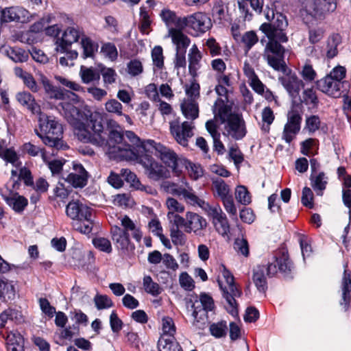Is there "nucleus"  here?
<instances>
[{
	"mask_svg": "<svg viewBox=\"0 0 351 351\" xmlns=\"http://www.w3.org/2000/svg\"><path fill=\"white\" fill-rule=\"evenodd\" d=\"M280 18V25L278 29L277 28V30H276L275 34L271 33L269 25H264L262 26V32L268 38L263 56L271 68L284 73L282 76L278 77V81L289 96L294 99L299 95L300 90L301 88L304 87V84L295 73H293L287 67L285 61V49L281 45L280 43L287 42L288 38L281 32L282 27H286V22L282 17Z\"/></svg>",
	"mask_w": 351,
	"mask_h": 351,
	"instance_id": "nucleus-1",
	"label": "nucleus"
},
{
	"mask_svg": "<svg viewBox=\"0 0 351 351\" xmlns=\"http://www.w3.org/2000/svg\"><path fill=\"white\" fill-rule=\"evenodd\" d=\"M277 267L285 277L291 276L294 267L287 250L282 249L275 252L272 262H269L267 267L265 265H258L253 269L252 280L259 292L265 293L267 289L265 271L269 277H272L278 271Z\"/></svg>",
	"mask_w": 351,
	"mask_h": 351,
	"instance_id": "nucleus-2",
	"label": "nucleus"
},
{
	"mask_svg": "<svg viewBox=\"0 0 351 351\" xmlns=\"http://www.w3.org/2000/svg\"><path fill=\"white\" fill-rule=\"evenodd\" d=\"M38 122L40 131L35 132L46 145L57 149L68 148L62 141V126L54 117L40 114Z\"/></svg>",
	"mask_w": 351,
	"mask_h": 351,
	"instance_id": "nucleus-3",
	"label": "nucleus"
},
{
	"mask_svg": "<svg viewBox=\"0 0 351 351\" xmlns=\"http://www.w3.org/2000/svg\"><path fill=\"white\" fill-rule=\"evenodd\" d=\"M121 225L122 228L118 226L111 227L112 240L118 250L124 252L132 251L134 249V245L130 239L128 231L132 232L133 238L138 242L141 240L142 232L127 215L121 218Z\"/></svg>",
	"mask_w": 351,
	"mask_h": 351,
	"instance_id": "nucleus-4",
	"label": "nucleus"
},
{
	"mask_svg": "<svg viewBox=\"0 0 351 351\" xmlns=\"http://www.w3.org/2000/svg\"><path fill=\"white\" fill-rule=\"evenodd\" d=\"M66 214L73 220L72 226L77 231L88 234L93 226V210L80 201H71L66 206Z\"/></svg>",
	"mask_w": 351,
	"mask_h": 351,
	"instance_id": "nucleus-5",
	"label": "nucleus"
},
{
	"mask_svg": "<svg viewBox=\"0 0 351 351\" xmlns=\"http://www.w3.org/2000/svg\"><path fill=\"white\" fill-rule=\"evenodd\" d=\"M149 151H138L132 160L144 169L145 176L151 180L159 181L169 176L168 169L161 162L157 161Z\"/></svg>",
	"mask_w": 351,
	"mask_h": 351,
	"instance_id": "nucleus-6",
	"label": "nucleus"
},
{
	"mask_svg": "<svg viewBox=\"0 0 351 351\" xmlns=\"http://www.w3.org/2000/svg\"><path fill=\"white\" fill-rule=\"evenodd\" d=\"M346 69L344 66H337L324 78L317 82L318 88L326 95L339 97L343 92L342 88L345 81Z\"/></svg>",
	"mask_w": 351,
	"mask_h": 351,
	"instance_id": "nucleus-7",
	"label": "nucleus"
},
{
	"mask_svg": "<svg viewBox=\"0 0 351 351\" xmlns=\"http://www.w3.org/2000/svg\"><path fill=\"white\" fill-rule=\"evenodd\" d=\"M121 130L108 132L107 143L103 147L108 148V152L111 158L114 159L131 160L135 156V152L132 146L125 143Z\"/></svg>",
	"mask_w": 351,
	"mask_h": 351,
	"instance_id": "nucleus-8",
	"label": "nucleus"
},
{
	"mask_svg": "<svg viewBox=\"0 0 351 351\" xmlns=\"http://www.w3.org/2000/svg\"><path fill=\"white\" fill-rule=\"evenodd\" d=\"M143 146L144 148L149 147L154 149L156 156L173 173L178 176L181 173L180 165L183 158H179L173 149L152 139H147L143 143Z\"/></svg>",
	"mask_w": 351,
	"mask_h": 351,
	"instance_id": "nucleus-9",
	"label": "nucleus"
},
{
	"mask_svg": "<svg viewBox=\"0 0 351 351\" xmlns=\"http://www.w3.org/2000/svg\"><path fill=\"white\" fill-rule=\"evenodd\" d=\"M88 127L93 132L88 130L84 124H80L76 129L77 138L84 143H90L98 147H103L107 143L106 135L101 121L90 117Z\"/></svg>",
	"mask_w": 351,
	"mask_h": 351,
	"instance_id": "nucleus-10",
	"label": "nucleus"
},
{
	"mask_svg": "<svg viewBox=\"0 0 351 351\" xmlns=\"http://www.w3.org/2000/svg\"><path fill=\"white\" fill-rule=\"evenodd\" d=\"M211 219L215 230L221 236L225 237L230 232V224L226 215L219 204L211 206L204 199L197 205Z\"/></svg>",
	"mask_w": 351,
	"mask_h": 351,
	"instance_id": "nucleus-11",
	"label": "nucleus"
},
{
	"mask_svg": "<svg viewBox=\"0 0 351 351\" xmlns=\"http://www.w3.org/2000/svg\"><path fill=\"white\" fill-rule=\"evenodd\" d=\"M222 275L226 280L227 287H223L219 280H218V283L222 291L223 297L228 304L226 309L230 313L234 315L237 313L236 298H239L242 292L235 285L234 278L232 273L225 267L223 268Z\"/></svg>",
	"mask_w": 351,
	"mask_h": 351,
	"instance_id": "nucleus-12",
	"label": "nucleus"
},
{
	"mask_svg": "<svg viewBox=\"0 0 351 351\" xmlns=\"http://www.w3.org/2000/svg\"><path fill=\"white\" fill-rule=\"evenodd\" d=\"M337 0H311L304 8L306 13L316 20H324L337 9Z\"/></svg>",
	"mask_w": 351,
	"mask_h": 351,
	"instance_id": "nucleus-13",
	"label": "nucleus"
},
{
	"mask_svg": "<svg viewBox=\"0 0 351 351\" xmlns=\"http://www.w3.org/2000/svg\"><path fill=\"white\" fill-rule=\"evenodd\" d=\"M161 187L167 193L182 197L187 204L192 206H197L202 200L195 194L193 189L187 184L186 186H182L174 182H165L162 184Z\"/></svg>",
	"mask_w": 351,
	"mask_h": 351,
	"instance_id": "nucleus-14",
	"label": "nucleus"
},
{
	"mask_svg": "<svg viewBox=\"0 0 351 351\" xmlns=\"http://www.w3.org/2000/svg\"><path fill=\"white\" fill-rule=\"evenodd\" d=\"M34 16V14H31L25 8L15 5L3 8L1 12L0 21L1 23H27L32 21Z\"/></svg>",
	"mask_w": 351,
	"mask_h": 351,
	"instance_id": "nucleus-15",
	"label": "nucleus"
},
{
	"mask_svg": "<svg viewBox=\"0 0 351 351\" xmlns=\"http://www.w3.org/2000/svg\"><path fill=\"white\" fill-rule=\"evenodd\" d=\"M193 122L184 121L180 123L178 119L171 121L169 123L171 134L176 141L183 147L188 146L189 140L193 136Z\"/></svg>",
	"mask_w": 351,
	"mask_h": 351,
	"instance_id": "nucleus-16",
	"label": "nucleus"
},
{
	"mask_svg": "<svg viewBox=\"0 0 351 351\" xmlns=\"http://www.w3.org/2000/svg\"><path fill=\"white\" fill-rule=\"evenodd\" d=\"M287 118V121L284 126L282 138L286 143H290L300 131L302 117L300 112L293 108L288 111Z\"/></svg>",
	"mask_w": 351,
	"mask_h": 351,
	"instance_id": "nucleus-17",
	"label": "nucleus"
},
{
	"mask_svg": "<svg viewBox=\"0 0 351 351\" xmlns=\"http://www.w3.org/2000/svg\"><path fill=\"white\" fill-rule=\"evenodd\" d=\"M84 36V32L82 28L79 26L68 27L64 31L62 37L56 39V51L58 53L66 52L73 43H77L80 38Z\"/></svg>",
	"mask_w": 351,
	"mask_h": 351,
	"instance_id": "nucleus-18",
	"label": "nucleus"
},
{
	"mask_svg": "<svg viewBox=\"0 0 351 351\" xmlns=\"http://www.w3.org/2000/svg\"><path fill=\"white\" fill-rule=\"evenodd\" d=\"M226 123L225 131L228 136L241 140L246 135L245 122L241 114H233Z\"/></svg>",
	"mask_w": 351,
	"mask_h": 351,
	"instance_id": "nucleus-19",
	"label": "nucleus"
},
{
	"mask_svg": "<svg viewBox=\"0 0 351 351\" xmlns=\"http://www.w3.org/2000/svg\"><path fill=\"white\" fill-rule=\"evenodd\" d=\"M40 82L45 93L50 99L64 101L67 99L74 100L77 97L75 93L69 90L53 86L48 78L44 75L41 76Z\"/></svg>",
	"mask_w": 351,
	"mask_h": 351,
	"instance_id": "nucleus-20",
	"label": "nucleus"
},
{
	"mask_svg": "<svg viewBox=\"0 0 351 351\" xmlns=\"http://www.w3.org/2000/svg\"><path fill=\"white\" fill-rule=\"evenodd\" d=\"M189 28L194 31L197 36L207 32L212 26L210 19L203 12H195L189 15Z\"/></svg>",
	"mask_w": 351,
	"mask_h": 351,
	"instance_id": "nucleus-21",
	"label": "nucleus"
},
{
	"mask_svg": "<svg viewBox=\"0 0 351 351\" xmlns=\"http://www.w3.org/2000/svg\"><path fill=\"white\" fill-rule=\"evenodd\" d=\"M186 222L185 231L188 233L193 232L196 236L204 237L208 223L202 216L193 212L186 213Z\"/></svg>",
	"mask_w": 351,
	"mask_h": 351,
	"instance_id": "nucleus-22",
	"label": "nucleus"
},
{
	"mask_svg": "<svg viewBox=\"0 0 351 351\" xmlns=\"http://www.w3.org/2000/svg\"><path fill=\"white\" fill-rule=\"evenodd\" d=\"M0 195L6 204L17 213H21L28 205V200L26 197L19 195L18 193L7 190L3 191L0 189Z\"/></svg>",
	"mask_w": 351,
	"mask_h": 351,
	"instance_id": "nucleus-23",
	"label": "nucleus"
},
{
	"mask_svg": "<svg viewBox=\"0 0 351 351\" xmlns=\"http://www.w3.org/2000/svg\"><path fill=\"white\" fill-rule=\"evenodd\" d=\"M88 172L81 164L73 165V172L70 173L65 180L75 188H82L87 184Z\"/></svg>",
	"mask_w": 351,
	"mask_h": 351,
	"instance_id": "nucleus-24",
	"label": "nucleus"
},
{
	"mask_svg": "<svg viewBox=\"0 0 351 351\" xmlns=\"http://www.w3.org/2000/svg\"><path fill=\"white\" fill-rule=\"evenodd\" d=\"M264 14L266 19L269 21V23H263L259 27V29L262 32V26L264 25H269L270 27L271 33L274 34H276V30H277V28L280 27V19L281 20L280 17H282L285 22H286V27H282V32L287 36V34L285 33V29H287L288 26V21L287 19L286 16L282 14V13L277 12L275 14L274 10L272 8H266L264 10Z\"/></svg>",
	"mask_w": 351,
	"mask_h": 351,
	"instance_id": "nucleus-25",
	"label": "nucleus"
},
{
	"mask_svg": "<svg viewBox=\"0 0 351 351\" xmlns=\"http://www.w3.org/2000/svg\"><path fill=\"white\" fill-rule=\"evenodd\" d=\"M169 36L176 46V51L186 52V49L190 45L191 39L180 29L170 28Z\"/></svg>",
	"mask_w": 351,
	"mask_h": 351,
	"instance_id": "nucleus-26",
	"label": "nucleus"
},
{
	"mask_svg": "<svg viewBox=\"0 0 351 351\" xmlns=\"http://www.w3.org/2000/svg\"><path fill=\"white\" fill-rule=\"evenodd\" d=\"M341 289L342 291V301L340 304L343 306L345 311H347L350 306V292H351V271L347 269L346 267L341 283Z\"/></svg>",
	"mask_w": 351,
	"mask_h": 351,
	"instance_id": "nucleus-27",
	"label": "nucleus"
},
{
	"mask_svg": "<svg viewBox=\"0 0 351 351\" xmlns=\"http://www.w3.org/2000/svg\"><path fill=\"white\" fill-rule=\"evenodd\" d=\"M202 58V52L199 50L197 46L193 44L188 53L189 71L193 77H195L197 74V72L201 66L200 62Z\"/></svg>",
	"mask_w": 351,
	"mask_h": 351,
	"instance_id": "nucleus-28",
	"label": "nucleus"
},
{
	"mask_svg": "<svg viewBox=\"0 0 351 351\" xmlns=\"http://www.w3.org/2000/svg\"><path fill=\"white\" fill-rule=\"evenodd\" d=\"M232 108L225 104V100L218 98L213 107V112L216 118H219L221 123L226 122L234 113L231 112Z\"/></svg>",
	"mask_w": 351,
	"mask_h": 351,
	"instance_id": "nucleus-29",
	"label": "nucleus"
},
{
	"mask_svg": "<svg viewBox=\"0 0 351 351\" xmlns=\"http://www.w3.org/2000/svg\"><path fill=\"white\" fill-rule=\"evenodd\" d=\"M212 180V189L215 197L223 199L232 195L230 188L226 182L219 178H213Z\"/></svg>",
	"mask_w": 351,
	"mask_h": 351,
	"instance_id": "nucleus-30",
	"label": "nucleus"
},
{
	"mask_svg": "<svg viewBox=\"0 0 351 351\" xmlns=\"http://www.w3.org/2000/svg\"><path fill=\"white\" fill-rule=\"evenodd\" d=\"M17 101L25 106L34 114H40V107L36 102L34 97L28 92H21L16 95Z\"/></svg>",
	"mask_w": 351,
	"mask_h": 351,
	"instance_id": "nucleus-31",
	"label": "nucleus"
},
{
	"mask_svg": "<svg viewBox=\"0 0 351 351\" xmlns=\"http://www.w3.org/2000/svg\"><path fill=\"white\" fill-rule=\"evenodd\" d=\"M181 110L184 117L192 121L199 116V108L197 103L193 99L185 100L181 104Z\"/></svg>",
	"mask_w": 351,
	"mask_h": 351,
	"instance_id": "nucleus-32",
	"label": "nucleus"
},
{
	"mask_svg": "<svg viewBox=\"0 0 351 351\" xmlns=\"http://www.w3.org/2000/svg\"><path fill=\"white\" fill-rule=\"evenodd\" d=\"M302 104L308 106L309 109L317 108L319 104V99L316 94V91L313 88L304 89L300 97Z\"/></svg>",
	"mask_w": 351,
	"mask_h": 351,
	"instance_id": "nucleus-33",
	"label": "nucleus"
},
{
	"mask_svg": "<svg viewBox=\"0 0 351 351\" xmlns=\"http://www.w3.org/2000/svg\"><path fill=\"white\" fill-rule=\"evenodd\" d=\"M341 36L336 34L330 36L326 40V56L328 59H332L338 53V46L341 44Z\"/></svg>",
	"mask_w": 351,
	"mask_h": 351,
	"instance_id": "nucleus-34",
	"label": "nucleus"
},
{
	"mask_svg": "<svg viewBox=\"0 0 351 351\" xmlns=\"http://www.w3.org/2000/svg\"><path fill=\"white\" fill-rule=\"evenodd\" d=\"M180 166L186 168L190 178L194 180H197L204 175V169L199 164L192 162L186 158L181 160Z\"/></svg>",
	"mask_w": 351,
	"mask_h": 351,
	"instance_id": "nucleus-35",
	"label": "nucleus"
},
{
	"mask_svg": "<svg viewBox=\"0 0 351 351\" xmlns=\"http://www.w3.org/2000/svg\"><path fill=\"white\" fill-rule=\"evenodd\" d=\"M14 286L8 281L0 280V302H7L15 298Z\"/></svg>",
	"mask_w": 351,
	"mask_h": 351,
	"instance_id": "nucleus-36",
	"label": "nucleus"
},
{
	"mask_svg": "<svg viewBox=\"0 0 351 351\" xmlns=\"http://www.w3.org/2000/svg\"><path fill=\"white\" fill-rule=\"evenodd\" d=\"M311 186L313 189L317 192L318 195H322V191L326 189L327 178L325 176L324 172H319L317 175L311 174Z\"/></svg>",
	"mask_w": 351,
	"mask_h": 351,
	"instance_id": "nucleus-37",
	"label": "nucleus"
},
{
	"mask_svg": "<svg viewBox=\"0 0 351 351\" xmlns=\"http://www.w3.org/2000/svg\"><path fill=\"white\" fill-rule=\"evenodd\" d=\"M158 351H182L181 346L175 339L161 336L158 341Z\"/></svg>",
	"mask_w": 351,
	"mask_h": 351,
	"instance_id": "nucleus-38",
	"label": "nucleus"
},
{
	"mask_svg": "<svg viewBox=\"0 0 351 351\" xmlns=\"http://www.w3.org/2000/svg\"><path fill=\"white\" fill-rule=\"evenodd\" d=\"M247 1L250 2L253 10L261 13L263 10V0H245V1L239 2V8L241 12L244 14L245 19L250 20L251 14L248 16V10L247 8Z\"/></svg>",
	"mask_w": 351,
	"mask_h": 351,
	"instance_id": "nucleus-39",
	"label": "nucleus"
},
{
	"mask_svg": "<svg viewBox=\"0 0 351 351\" xmlns=\"http://www.w3.org/2000/svg\"><path fill=\"white\" fill-rule=\"evenodd\" d=\"M60 106L64 112L66 119L70 123H73L80 114V110L73 104L63 101L60 103Z\"/></svg>",
	"mask_w": 351,
	"mask_h": 351,
	"instance_id": "nucleus-40",
	"label": "nucleus"
},
{
	"mask_svg": "<svg viewBox=\"0 0 351 351\" xmlns=\"http://www.w3.org/2000/svg\"><path fill=\"white\" fill-rule=\"evenodd\" d=\"M80 75L84 84H89L95 80L98 81L100 79L99 73L92 67L88 68L85 66H82Z\"/></svg>",
	"mask_w": 351,
	"mask_h": 351,
	"instance_id": "nucleus-41",
	"label": "nucleus"
},
{
	"mask_svg": "<svg viewBox=\"0 0 351 351\" xmlns=\"http://www.w3.org/2000/svg\"><path fill=\"white\" fill-rule=\"evenodd\" d=\"M162 335L165 338L175 339L174 335L176 332V328L173 319L170 317H164L162 319Z\"/></svg>",
	"mask_w": 351,
	"mask_h": 351,
	"instance_id": "nucleus-42",
	"label": "nucleus"
},
{
	"mask_svg": "<svg viewBox=\"0 0 351 351\" xmlns=\"http://www.w3.org/2000/svg\"><path fill=\"white\" fill-rule=\"evenodd\" d=\"M81 45L83 48V57L84 58L93 57L98 49L97 44H95L90 38L85 36L82 38Z\"/></svg>",
	"mask_w": 351,
	"mask_h": 351,
	"instance_id": "nucleus-43",
	"label": "nucleus"
},
{
	"mask_svg": "<svg viewBox=\"0 0 351 351\" xmlns=\"http://www.w3.org/2000/svg\"><path fill=\"white\" fill-rule=\"evenodd\" d=\"M121 175L127 182L130 183L131 186L135 187L136 189L141 191L146 189V186L141 184L136 175L130 169H122L121 171Z\"/></svg>",
	"mask_w": 351,
	"mask_h": 351,
	"instance_id": "nucleus-44",
	"label": "nucleus"
},
{
	"mask_svg": "<svg viewBox=\"0 0 351 351\" xmlns=\"http://www.w3.org/2000/svg\"><path fill=\"white\" fill-rule=\"evenodd\" d=\"M8 56L15 62H24L28 59V53L19 47H12L7 50Z\"/></svg>",
	"mask_w": 351,
	"mask_h": 351,
	"instance_id": "nucleus-45",
	"label": "nucleus"
},
{
	"mask_svg": "<svg viewBox=\"0 0 351 351\" xmlns=\"http://www.w3.org/2000/svg\"><path fill=\"white\" fill-rule=\"evenodd\" d=\"M195 304L196 306H199L198 310L201 309V313H203L204 316H206V312L208 311H212L214 308V302L213 298L206 293L201 294L199 302H197Z\"/></svg>",
	"mask_w": 351,
	"mask_h": 351,
	"instance_id": "nucleus-46",
	"label": "nucleus"
},
{
	"mask_svg": "<svg viewBox=\"0 0 351 351\" xmlns=\"http://www.w3.org/2000/svg\"><path fill=\"white\" fill-rule=\"evenodd\" d=\"M245 51L247 53L258 42V37L254 31L246 32L241 38Z\"/></svg>",
	"mask_w": 351,
	"mask_h": 351,
	"instance_id": "nucleus-47",
	"label": "nucleus"
},
{
	"mask_svg": "<svg viewBox=\"0 0 351 351\" xmlns=\"http://www.w3.org/2000/svg\"><path fill=\"white\" fill-rule=\"evenodd\" d=\"M143 287L147 293L154 296H157L162 292V289L159 285L154 282L149 276L143 278Z\"/></svg>",
	"mask_w": 351,
	"mask_h": 351,
	"instance_id": "nucleus-48",
	"label": "nucleus"
},
{
	"mask_svg": "<svg viewBox=\"0 0 351 351\" xmlns=\"http://www.w3.org/2000/svg\"><path fill=\"white\" fill-rule=\"evenodd\" d=\"M228 326L226 321L213 323L210 326V334L216 338L225 337L227 333Z\"/></svg>",
	"mask_w": 351,
	"mask_h": 351,
	"instance_id": "nucleus-49",
	"label": "nucleus"
},
{
	"mask_svg": "<svg viewBox=\"0 0 351 351\" xmlns=\"http://www.w3.org/2000/svg\"><path fill=\"white\" fill-rule=\"evenodd\" d=\"M193 308L192 316L193 317V325L197 329L203 330L206 326V319L204 317H202L203 313H201V309L198 310L199 306H196L195 304H193L191 306Z\"/></svg>",
	"mask_w": 351,
	"mask_h": 351,
	"instance_id": "nucleus-50",
	"label": "nucleus"
},
{
	"mask_svg": "<svg viewBox=\"0 0 351 351\" xmlns=\"http://www.w3.org/2000/svg\"><path fill=\"white\" fill-rule=\"evenodd\" d=\"M105 110L110 114H114L117 116H122L123 105L116 99H110L104 104Z\"/></svg>",
	"mask_w": 351,
	"mask_h": 351,
	"instance_id": "nucleus-51",
	"label": "nucleus"
},
{
	"mask_svg": "<svg viewBox=\"0 0 351 351\" xmlns=\"http://www.w3.org/2000/svg\"><path fill=\"white\" fill-rule=\"evenodd\" d=\"M300 74L302 79L307 82L314 81L317 77V73L309 62H306L304 66H302Z\"/></svg>",
	"mask_w": 351,
	"mask_h": 351,
	"instance_id": "nucleus-52",
	"label": "nucleus"
},
{
	"mask_svg": "<svg viewBox=\"0 0 351 351\" xmlns=\"http://www.w3.org/2000/svg\"><path fill=\"white\" fill-rule=\"evenodd\" d=\"M274 112L270 107H265L262 111V130L265 132H269V125L273 123L274 120Z\"/></svg>",
	"mask_w": 351,
	"mask_h": 351,
	"instance_id": "nucleus-53",
	"label": "nucleus"
},
{
	"mask_svg": "<svg viewBox=\"0 0 351 351\" xmlns=\"http://www.w3.org/2000/svg\"><path fill=\"white\" fill-rule=\"evenodd\" d=\"M235 198L243 205H247L251 202L250 193L244 186H239L236 188Z\"/></svg>",
	"mask_w": 351,
	"mask_h": 351,
	"instance_id": "nucleus-54",
	"label": "nucleus"
},
{
	"mask_svg": "<svg viewBox=\"0 0 351 351\" xmlns=\"http://www.w3.org/2000/svg\"><path fill=\"white\" fill-rule=\"evenodd\" d=\"M93 300L98 310L109 308L114 305L112 300L106 295L97 294Z\"/></svg>",
	"mask_w": 351,
	"mask_h": 351,
	"instance_id": "nucleus-55",
	"label": "nucleus"
},
{
	"mask_svg": "<svg viewBox=\"0 0 351 351\" xmlns=\"http://www.w3.org/2000/svg\"><path fill=\"white\" fill-rule=\"evenodd\" d=\"M153 64L158 69H162L164 66V56L162 47L156 46L152 51Z\"/></svg>",
	"mask_w": 351,
	"mask_h": 351,
	"instance_id": "nucleus-56",
	"label": "nucleus"
},
{
	"mask_svg": "<svg viewBox=\"0 0 351 351\" xmlns=\"http://www.w3.org/2000/svg\"><path fill=\"white\" fill-rule=\"evenodd\" d=\"M125 136L131 143H132L134 145H135L136 146V147H137L136 149H135L134 147H132V149H134V150L136 153L139 150L149 151V147L144 148L143 146V143H145L147 140H141L132 131H126Z\"/></svg>",
	"mask_w": 351,
	"mask_h": 351,
	"instance_id": "nucleus-57",
	"label": "nucleus"
},
{
	"mask_svg": "<svg viewBox=\"0 0 351 351\" xmlns=\"http://www.w3.org/2000/svg\"><path fill=\"white\" fill-rule=\"evenodd\" d=\"M64 56L60 58V64L62 66H71L74 64L73 60L78 56V53L75 50H69L64 52Z\"/></svg>",
	"mask_w": 351,
	"mask_h": 351,
	"instance_id": "nucleus-58",
	"label": "nucleus"
},
{
	"mask_svg": "<svg viewBox=\"0 0 351 351\" xmlns=\"http://www.w3.org/2000/svg\"><path fill=\"white\" fill-rule=\"evenodd\" d=\"M128 73L132 77L141 75L143 72V66L142 62L134 59L130 60L127 65Z\"/></svg>",
	"mask_w": 351,
	"mask_h": 351,
	"instance_id": "nucleus-59",
	"label": "nucleus"
},
{
	"mask_svg": "<svg viewBox=\"0 0 351 351\" xmlns=\"http://www.w3.org/2000/svg\"><path fill=\"white\" fill-rule=\"evenodd\" d=\"M168 219H169L170 228L179 229L180 227L184 226L186 228V217L185 218L173 213H168Z\"/></svg>",
	"mask_w": 351,
	"mask_h": 351,
	"instance_id": "nucleus-60",
	"label": "nucleus"
},
{
	"mask_svg": "<svg viewBox=\"0 0 351 351\" xmlns=\"http://www.w3.org/2000/svg\"><path fill=\"white\" fill-rule=\"evenodd\" d=\"M93 243L94 246L99 249V250L106 252L110 253L112 252V245L110 241L104 237H97L93 240Z\"/></svg>",
	"mask_w": 351,
	"mask_h": 351,
	"instance_id": "nucleus-61",
	"label": "nucleus"
},
{
	"mask_svg": "<svg viewBox=\"0 0 351 351\" xmlns=\"http://www.w3.org/2000/svg\"><path fill=\"white\" fill-rule=\"evenodd\" d=\"M1 158L15 167H18L21 164L17 154L12 148H5Z\"/></svg>",
	"mask_w": 351,
	"mask_h": 351,
	"instance_id": "nucleus-62",
	"label": "nucleus"
},
{
	"mask_svg": "<svg viewBox=\"0 0 351 351\" xmlns=\"http://www.w3.org/2000/svg\"><path fill=\"white\" fill-rule=\"evenodd\" d=\"M221 202L226 211L230 215V216L232 219H237V209L234 204L232 195L221 199Z\"/></svg>",
	"mask_w": 351,
	"mask_h": 351,
	"instance_id": "nucleus-63",
	"label": "nucleus"
},
{
	"mask_svg": "<svg viewBox=\"0 0 351 351\" xmlns=\"http://www.w3.org/2000/svg\"><path fill=\"white\" fill-rule=\"evenodd\" d=\"M234 248L237 253L247 257L249 255V245L245 239L237 238L234 241Z\"/></svg>",
	"mask_w": 351,
	"mask_h": 351,
	"instance_id": "nucleus-64",
	"label": "nucleus"
}]
</instances>
